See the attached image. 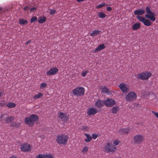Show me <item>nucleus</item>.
<instances>
[{"label": "nucleus", "mask_w": 158, "mask_h": 158, "mask_svg": "<svg viewBox=\"0 0 158 158\" xmlns=\"http://www.w3.org/2000/svg\"><path fill=\"white\" fill-rule=\"evenodd\" d=\"M69 136L65 134L58 135L56 137V140L58 143L60 145H65L68 140Z\"/></svg>", "instance_id": "obj_1"}, {"label": "nucleus", "mask_w": 158, "mask_h": 158, "mask_svg": "<svg viewBox=\"0 0 158 158\" xmlns=\"http://www.w3.org/2000/svg\"><path fill=\"white\" fill-rule=\"evenodd\" d=\"M71 93L77 97L81 96L84 94L85 89L82 87H78L74 89Z\"/></svg>", "instance_id": "obj_2"}, {"label": "nucleus", "mask_w": 158, "mask_h": 158, "mask_svg": "<svg viewBox=\"0 0 158 158\" xmlns=\"http://www.w3.org/2000/svg\"><path fill=\"white\" fill-rule=\"evenodd\" d=\"M105 151L107 152L113 153L117 150L115 146L113 145L111 142H108L104 146Z\"/></svg>", "instance_id": "obj_3"}, {"label": "nucleus", "mask_w": 158, "mask_h": 158, "mask_svg": "<svg viewBox=\"0 0 158 158\" xmlns=\"http://www.w3.org/2000/svg\"><path fill=\"white\" fill-rule=\"evenodd\" d=\"M146 12L147 14L145 15V17L146 18L149 19L152 21H155L156 18L155 17V15L150 9V8L148 6L146 8Z\"/></svg>", "instance_id": "obj_4"}, {"label": "nucleus", "mask_w": 158, "mask_h": 158, "mask_svg": "<svg viewBox=\"0 0 158 158\" xmlns=\"http://www.w3.org/2000/svg\"><path fill=\"white\" fill-rule=\"evenodd\" d=\"M144 138L143 135L138 134L133 137L134 142L135 144H140L144 141Z\"/></svg>", "instance_id": "obj_5"}, {"label": "nucleus", "mask_w": 158, "mask_h": 158, "mask_svg": "<svg viewBox=\"0 0 158 158\" xmlns=\"http://www.w3.org/2000/svg\"><path fill=\"white\" fill-rule=\"evenodd\" d=\"M152 74L149 72H143L137 74L138 78L142 80L148 79L151 76Z\"/></svg>", "instance_id": "obj_6"}, {"label": "nucleus", "mask_w": 158, "mask_h": 158, "mask_svg": "<svg viewBox=\"0 0 158 158\" xmlns=\"http://www.w3.org/2000/svg\"><path fill=\"white\" fill-rule=\"evenodd\" d=\"M136 17L137 18L142 22L145 25L149 26L152 25V23L148 19H145V17L140 16H137Z\"/></svg>", "instance_id": "obj_7"}, {"label": "nucleus", "mask_w": 158, "mask_h": 158, "mask_svg": "<svg viewBox=\"0 0 158 158\" xmlns=\"http://www.w3.org/2000/svg\"><path fill=\"white\" fill-rule=\"evenodd\" d=\"M136 94L134 92H131L126 96V99L127 101L131 102L136 99Z\"/></svg>", "instance_id": "obj_8"}, {"label": "nucleus", "mask_w": 158, "mask_h": 158, "mask_svg": "<svg viewBox=\"0 0 158 158\" xmlns=\"http://www.w3.org/2000/svg\"><path fill=\"white\" fill-rule=\"evenodd\" d=\"M31 146L28 143H24L20 145V149L22 151L26 152H28L31 150Z\"/></svg>", "instance_id": "obj_9"}, {"label": "nucleus", "mask_w": 158, "mask_h": 158, "mask_svg": "<svg viewBox=\"0 0 158 158\" xmlns=\"http://www.w3.org/2000/svg\"><path fill=\"white\" fill-rule=\"evenodd\" d=\"M58 117L62 119L63 121H67L69 118V115L67 114L61 112L58 113Z\"/></svg>", "instance_id": "obj_10"}, {"label": "nucleus", "mask_w": 158, "mask_h": 158, "mask_svg": "<svg viewBox=\"0 0 158 158\" xmlns=\"http://www.w3.org/2000/svg\"><path fill=\"white\" fill-rule=\"evenodd\" d=\"M118 86L122 92L124 93H127L129 91V88L124 83H120Z\"/></svg>", "instance_id": "obj_11"}, {"label": "nucleus", "mask_w": 158, "mask_h": 158, "mask_svg": "<svg viewBox=\"0 0 158 158\" xmlns=\"http://www.w3.org/2000/svg\"><path fill=\"white\" fill-rule=\"evenodd\" d=\"M115 103V101L112 99H108L105 101V105L108 107H111L114 105Z\"/></svg>", "instance_id": "obj_12"}, {"label": "nucleus", "mask_w": 158, "mask_h": 158, "mask_svg": "<svg viewBox=\"0 0 158 158\" xmlns=\"http://www.w3.org/2000/svg\"><path fill=\"white\" fill-rule=\"evenodd\" d=\"M58 71V69L56 67H53L51 68L47 73V74L48 76L54 75L56 74Z\"/></svg>", "instance_id": "obj_13"}, {"label": "nucleus", "mask_w": 158, "mask_h": 158, "mask_svg": "<svg viewBox=\"0 0 158 158\" xmlns=\"http://www.w3.org/2000/svg\"><path fill=\"white\" fill-rule=\"evenodd\" d=\"M130 129V128L129 127L121 128L118 131V133L121 135H126L129 133Z\"/></svg>", "instance_id": "obj_14"}, {"label": "nucleus", "mask_w": 158, "mask_h": 158, "mask_svg": "<svg viewBox=\"0 0 158 158\" xmlns=\"http://www.w3.org/2000/svg\"><path fill=\"white\" fill-rule=\"evenodd\" d=\"M30 116L26 117L24 119L25 123L29 126H33L34 125V123L32 122Z\"/></svg>", "instance_id": "obj_15"}, {"label": "nucleus", "mask_w": 158, "mask_h": 158, "mask_svg": "<svg viewBox=\"0 0 158 158\" xmlns=\"http://www.w3.org/2000/svg\"><path fill=\"white\" fill-rule=\"evenodd\" d=\"M97 113V110L96 109L91 107L89 109L87 112V114L89 116L94 115Z\"/></svg>", "instance_id": "obj_16"}, {"label": "nucleus", "mask_w": 158, "mask_h": 158, "mask_svg": "<svg viewBox=\"0 0 158 158\" xmlns=\"http://www.w3.org/2000/svg\"><path fill=\"white\" fill-rule=\"evenodd\" d=\"M145 12V10L143 9H138L134 11V14L137 16L142 15Z\"/></svg>", "instance_id": "obj_17"}, {"label": "nucleus", "mask_w": 158, "mask_h": 158, "mask_svg": "<svg viewBox=\"0 0 158 158\" xmlns=\"http://www.w3.org/2000/svg\"><path fill=\"white\" fill-rule=\"evenodd\" d=\"M105 105V102L101 100L97 101L95 104V106L98 108H101Z\"/></svg>", "instance_id": "obj_18"}, {"label": "nucleus", "mask_w": 158, "mask_h": 158, "mask_svg": "<svg viewBox=\"0 0 158 158\" xmlns=\"http://www.w3.org/2000/svg\"><path fill=\"white\" fill-rule=\"evenodd\" d=\"M36 158H54L52 154L43 155L39 154Z\"/></svg>", "instance_id": "obj_19"}, {"label": "nucleus", "mask_w": 158, "mask_h": 158, "mask_svg": "<svg viewBox=\"0 0 158 158\" xmlns=\"http://www.w3.org/2000/svg\"><path fill=\"white\" fill-rule=\"evenodd\" d=\"M32 122L34 123V122L36 121L39 118L38 116L35 114H32L30 116Z\"/></svg>", "instance_id": "obj_20"}, {"label": "nucleus", "mask_w": 158, "mask_h": 158, "mask_svg": "<svg viewBox=\"0 0 158 158\" xmlns=\"http://www.w3.org/2000/svg\"><path fill=\"white\" fill-rule=\"evenodd\" d=\"M101 92L103 93L110 94L111 92L105 86H102L101 88Z\"/></svg>", "instance_id": "obj_21"}, {"label": "nucleus", "mask_w": 158, "mask_h": 158, "mask_svg": "<svg viewBox=\"0 0 158 158\" xmlns=\"http://www.w3.org/2000/svg\"><path fill=\"white\" fill-rule=\"evenodd\" d=\"M105 48V47L104 44H101L99 45L98 47L95 49L94 51V52H97L98 51L104 49Z\"/></svg>", "instance_id": "obj_22"}, {"label": "nucleus", "mask_w": 158, "mask_h": 158, "mask_svg": "<svg viewBox=\"0 0 158 158\" xmlns=\"http://www.w3.org/2000/svg\"><path fill=\"white\" fill-rule=\"evenodd\" d=\"M28 23V21L24 19H20L19 20V23L21 25H26Z\"/></svg>", "instance_id": "obj_23"}, {"label": "nucleus", "mask_w": 158, "mask_h": 158, "mask_svg": "<svg viewBox=\"0 0 158 158\" xmlns=\"http://www.w3.org/2000/svg\"><path fill=\"white\" fill-rule=\"evenodd\" d=\"M46 20V18L45 17L43 16L40 17L39 18L38 22L40 23H42L45 22Z\"/></svg>", "instance_id": "obj_24"}, {"label": "nucleus", "mask_w": 158, "mask_h": 158, "mask_svg": "<svg viewBox=\"0 0 158 158\" xmlns=\"http://www.w3.org/2000/svg\"><path fill=\"white\" fill-rule=\"evenodd\" d=\"M84 135L87 137V138L85 139V141L87 143L90 142L92 139L91 136L89 135L87 133H85Z\"/></svg>", "instance_id": "obj_25"}, {"label": "nucleus", "mask_w": 158, "mask_h": 158, "mask_svg": "<svg viewBox=\"0 0 158 158\" xmlns=\"http://www.w3.org/2000/svg\"><path fill=\"white\" fill-rule=\"evenodd\" d=\"M140 27L139 23H136L134 24L132 27V29L134 30H136L138 29Z\"/></svg>", "instance_id": "obj_26"}, {"label": "nucleus", "mask_w": 158, "mask_h": 158, "mask_svg": "<svg viewBox=\"0 0 158 158\" xmlns=\"http://www.w3.org/2000/svg\"><path fill=\"white\" fill-rule=\"evenodd\" d=\"M100 31H93V32L91 33L90 34V35L94 37L95 36H96L98 34H99L100 33Z\"/></svg>", "instance_id": "obj_27"}, {"label": "nucleus", "mask_w": 158, "mask_h": 158, "mask_svg": "<svg viewBox=\"0 0 158 158\" xmlns=\"http://www.w3.org/2000/svg\"><path fill=\"white\" fill-rule=\"evenodd\" d=\"M43 96L42 93H39L37 94H36L33 96V98L35 99H37L42 97Z\"/></svg>", "instance_id": "obj_28"}, {"label": "nucleus", "mask_w": 158, "mask_h": 158, "mask_svg": "<svg viewBox=\"0 0 158 158\" xmlns=\"http://www.w3.org/2000/svg\"><path fill=\"white\" fill-rule=\"evenodd\" d=\"M14 119L13 116H11L7 117L6 120V122L7 123H10Z\"/></svg>", "instance_id": "obj_29"}, {"label": "nucleus", "mask_w": 158, "mask_h": 158, "mask_svg": "<svg viewBox=\"0 0 158 158\" xmlns=\"http://www.w3.org/2000/svg\"><path fill=\"white\" fill-rule=\"evenodd\" d=\"M119 109V107L117 106L113 107L112 108V112L114 114H116L118 112Z\"/></svg>", "instance_id": "obj_30"}, {"label": "nucleus", "mask_w": 158, "mask_h": 158, "mask_svg": "<svg viewBox=\"0 0 158 158\" xmlns=\"http://www.w3.org/2000/svg\"><path fill=\"white\" fill-rule=\"evenodd\" d=\"M99 17L100 18H103L106 17V15L104 13L99 12L98 13Z\"/></svg>", "instance_id": "obj_31"}, {"label": "nucleus", "mask_w": 158, "mask_h": 158, "mask_svg": "<svg viewBox=\"0 0 158 158\" xmlns=\"http://www.w3.org/2000/svg\"><path fill=\"white\" fill-rule=\"evenodd\" d=\"M15 106V104L13 103H9L6 105V106L10 108L14 107Z\"/></svg>", "instance_id": "obj_32"}, {"label": "nucleus", "mask_w": 158, "mask_h": 158, "mask_svg": "<svg viewBox=\"0 0 158 158\" xmlns=\"http://www.w3.org/2000/svg\"><path fill=\"white\" fill-rule=\"evenodd\" d=\"M107 5H108L106 4L105 3H103L102 4H100L96 6V8H98V9L100 8H102V7L104 6H107Z\"/></svg>", "instance_id": "obj_33"}, {"label": "nucleus", "mask_w": 158, "mask_h": 158, "mask_svg": "<svg viewBox=\"0 0 158 158\" xmlns=\"http://www.w3.org/2000/svg\"><path fill=\"white\" fill-rule=\"evenodd\" d=\"M10 126L11 127H17L20 126V124L18 123H11L10 124Z\"/></svg>", "instance_id": "obj_34"}, {"label": "nucleus", "mask_w": 158, "mask_h": 158, "mask_svg": "<svg viewBox=\"0 0 158 158\" xmlns=\"http://www.w3.org/2000/svg\"><path fill=\"white\" fill-rule=\"evenodd\" d=\"M37 17L36 16L33 17L31 19V23H33L35 21H36L37 20Z\"/></svg>", "instance_id": "obj_35"}, {"label": "nucleus", "mask_w": 158, "mask_h": 158, "mask_svg": "<svg viewBox=\"0 0 158 158\" xmlns=\"http://www.w3.org/2000/svg\"><path fill=\"white\" fill-rule=\"evenodd\" d=\"M88 147L86 146H85L82 149V152L85 153L87 152L88 151Z\"/></svg>", "instance_id": "obj_36"}, {"label": "nucleus", "mask_w": 158, "mask_h": 158, "mask_svg": "<svg viewBox=\"0 0 158 158\" xmlns=\"http://www.w3.org/2000/svg\"><path fill=\"white\" fill-rule=\"evenodd\" d=\"M89 129V127L87 126H83L81 128V130L82 131H87Z\"/></svg>", "instance_id": "obj_37"}, {"label": "nucleus", "mask_w": 158, "mask_h": 158, "mask_svg": "<svg viewBox=\"0 0 158 158\" xmlns=\"http://www.w3.org/2000/svg\"><path fill=\"white\" fill-rule=\"evenodd\" d=\"M47 86L46 83H42L40 84V88L41 89H43L45 87Z\"/></svg>", "instance_id": "obj_38"}, {"label": "nucleus", "mask_w": 158, "mask_h": 158, "mask_svg": "<svg viewBox=\"0 0 158 158\" xmlns=\"http://www.w3.org/2000/svg\"><path fill=\"white\" fill-rule=\"evenodd\" d=\"M50 14L51 15H54L56 12V11L55 10H50Z\"/></svg>", "instance_id": "obj_39"}, {"label": "nucleus", "mask_w": 158, "mask_h": 158, "mask_svg": "<svg viewBox=\"0 0 158 158\" xmlns=\"http://www.w3.org/2000/svg\"><path fill=\"white\" fill-rule=\"evenodd\" d=\"M88 72V71L86 70H85V71H83L82 72V73L81 74V75L83 77H84L87 75Z\"/></svg>", "instance_id": "obj_40"}, {"label": "nucleus", "mask_w": 158, "mask_h": 158, "mask_svg": "<svg viewBox=\"0 0 158 158\" xmlns=\"http://www.w3.org/2000/svg\"><path fill=\"white\" fill-rule=\"evenodd\" d=\"M98 137V135L96 134H94L92 135V137L93 139H96Z\"/></svg>", "instance_id": "obj_41"}, {"label": "nucleus", "mask_w": 158, "mask_h": 158, "mask_svg": "<svg viewBox=\"0 0 158 158\" xmlns=\"http://www.w3.org/2000/svg\"><path fill=\"white\" fill-rule=\"evenodd\" d=\"M120 143V142L118 140H115L113 141V143L115 145H118Z\"/></svg>", "instance_id": "obj_42"}, {"label": "nucleus", "mask_w": 158, "mask_h": 158, "mask_svg": "<svg viewBox=\"0 0 158 158\" xmlns=\"http://www.w3.org/2000/svg\"><path fill=\"white\" fill-rule=\"evenodd\" d=\"M152 112L153 114H154L155 116H156L157 118H158V113L157 112H156L154 111H152Z\"/></svg>", "instance_id": "obj_43"}, {"label": "nucleus", "mask_w": 158, "mask_h": 158, "mask_svg": "<svg viewBox=\"0 0 158 158\" xmlns=\"http://www.w3.org/2000/svg\"><path fill=\"white\" fill-rule=\"evenodd\" d=\"M112 8L110 6H108L106 8V10L109 11H110L112 10Z\"/></svg>", "instance_id": "obj_44"}, {"label": "nucleus", "mask_w": 158, "mask_h": 158, "mask_svg": "<svg viewBox=\"0 0 158 158\" xmlns=\"http://www.w3.org/2000/svg\"><path fill=\"white\" fill-rule=\"evenodd\" d=\"M36 8H35V7H33L31 8L30 9V11L31 12H32L33 11L35 10H36Z\"/></svg>", "instance_id": "obj_45"}, {"label": "nucleus", "mask_w": 158, "mask_h": 158, "mask_svg": "<svg viewBox=\"0 0 158 158\" xmlns=\"http://www.w3.org/2000/svg\"><path fill=\"white\" fill-rule=\"evenodd\" d=\"M29 7L28 6H26L24 7V10H26V11H28L29 10Z\"/></svg>", "instance_id": "obj_46"}, {"label": "nucleus", "mask_w": 158, "mask_h": 158, "mask_svg": "<svg viewBox=\"0 0 158 158\" xmlns=\"http://www.w3.org/2000/svg\"><path fill=\"white\" fill-rule=\"evenodd\" d=\"M31 41L30 40L27 41L25 43V44L27 45L28 44H30L31 43Z\"/></svg>", "instance_id": "obj_47"}, {"label": "nucleus", "mask_w": 158, "mask_h": 158, "mask_svg": "<svg viewBox=\"0 0 158 158\" xmlns=\"http://www.w3.org/2000/svg\"><path fill=\"white\" fill-rule=\"evenodd\" d=\"M77 2H82L84 1L85 0H76Z\"/></svg>", "instance_id": "obj_48"}, {"label": "nucleus", "mask_w": 158, "mask_h": 158, "mask_svg": "<svg viewBox=\"0 0 158 158\" xmlns=\"http://www.w3.org/2000/svg\"><path fill=\"white\" fill-rule=\"evenodd\" d=\"M9 158H18L14 156H12L10 157Z\"/></svg>", "instance_id": "obj_49"}, {"label": "nucleus", "mask_w": 158, "mask_h": 158, "mask_svg": "<svg viewBox=\"0 0 158 158\" xmlns=\"http://www.w3.org/2000/svg\"><path fill=\"white\" fill-rule=\"evenodd\" d=\"M2 95V92L0 91V98H1Z\"/></svg>", "instance_id": "obj_50"}, {"label": "nucleus", "mask_w": 158, "mask_h": 158, "mask_svg": "<svg viewBox=\"0 0 158 158\" xmlns=\"http://www.w3.org/2000/svg\"><path fill=\"white\" fill-rule=\"evenodd\" d=\"M3 114H2L1 115V117H0V120H1V119H2V118L3 117Z\"/></svg>", "instance_id": "obj_51"}, {"label": "nucleus", "mask_w": 158, "mask_h": 158, "mask_svg": "<svg viewBox=\"0 0 158 158\" xmlns=\"http://www.w3.org/2000/svg\"><path fill=\"white\" fill-rule=\"evenodd\" d=\"M2 7H0V11L1 10H2Z\"/></svg>", "instance_id": "obj_52"}]
</instances>
